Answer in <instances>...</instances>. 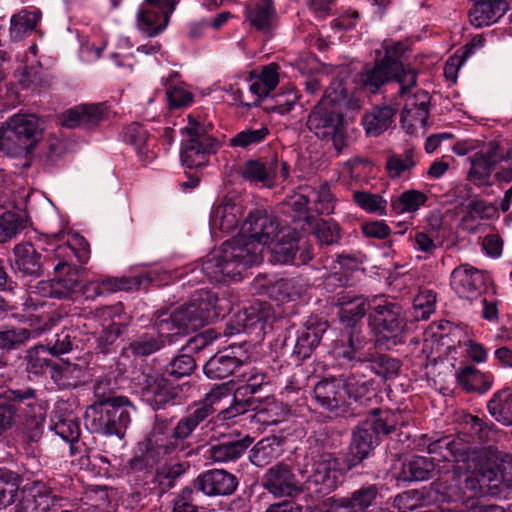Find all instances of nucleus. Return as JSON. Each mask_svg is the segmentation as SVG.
<instances>
[{
  "mask_svg": "<svg viewBox=\"0 0 512 512\" xmlns=\"http://www.w3.org/2000/svg\"><path fill=\"white\" fill-rule=\"evenodd\" d=\"M95 387L96 401L85 412V425L91 433L124 438L131 423L134 405L125 396H104Z\"/></svg>",
  "mask_w": 512,
  "mask_h": 512,
  "instance_id": "39448f33",
  "label": "nucleus"
},
{
  "mask_svg": "<svg viewBox=\"0 0 512 512\" xmlns=\"http://www.w3.org/2000/svg\"><path fill=\"white\" fill-rule=\"evenodd\" d=\"M430 112L424 109L411 110L403 108L400 115V123L407 134L413 135L418 127L425 128Z\"/></svg>",
  "mask_w": 512,
  "mask_h": 512,
  "instance_id": "0e129e2a",
  "label": "nucleus"
},
{
  "mask_svg": "<svg viewBox=\"0 0 512 512\" xmlns=\"http://www.w3.org/2000/svg\"><path fill=\"white\" fill-rule=\"evenodd\" d=\"M241 235L225 241L202 264L203 273L215 282L240 276L243 270L262 261L263 246L271 245L279 230L276 218L264 209L250 211L240 228Z\"/></svg>",
  "mask_w": 512,
  "mask_h": 512,
  "instance_id": "f03ea898",
  "label": "nucleus"
},
{
  "mask_svg": "<svg viewBox=\"0 0 512 512\" xmlns=\"http://www.w3.org/2000/svg\"><path fill=\"white\" fill-rule=\"evenodd\" d=\"M475 481L472 477L467 476L462 482L458 476L457 471H454L451 480L447 481H434L429 485V491L434 492L437 497L432 498L433 501L442 502H463L466 498L471 496L467 495L466 490L473 488Z\"/></svg>",
  "mask_w": 512,
  "mask_h": 512,
  "instance_id": "2f4dec72",
  "label": "nucleus"
},
{
  "mask_svg": "<svg viewBox=\"0 0 512 512\" xmlns=\"http://www.w3.org/2000/svg\"><path fill=\"white\" fill-rule=\"evenodd\" d=\"M365 363L379 377L389 379L399 373L401 364L396 358L386 354L374 353L369 357L365 356Z\"/></svg>",
  "mask_w": 512,
  "mask_h": 512,
  "instance_id": "6e6d98bb",
  "label": "nucleus"
},
{
  "mask_svg": "<svg viewBox=\"0 0 512 512\" xmlns=\"http://www.w3.org/2000/svg\"><path fill=\"white\" fill-rule=\"evenodd\" d=\"M432 502V497L428 487L421 489H411L399 493L393 499L392 506L400 512H407V510H414L415 508L429 504Z\"/></svg>",
  "mask_w": 512,
  "mask_h": 512,
  "instance_id": "de8ad7c7",
  "label": "nucleus"
},
{
  "mask_svg": "<svg viewBox=\"0 0 512 512\" xmlns=\"http://www.w3.org/2000/svg\"><path fill=\"white\" fill-rule=\"evenodd\" d=\"M318 104L343 111V113L345 111L354 112L361 109L360 99L349 93L346 83L343 79L339 78H335L330 82Z\"/></svg>",
  "mask_w": 512,
  "mask_h": 512,
  "instance_id": "c756f323",
  "label": "nucleus"
},
{
  "mask_svg": "<svg viewBox=\"0 0 512 512\" xmlns=\"http://www.w3.org/2000/svg\"><path fill=\"white\" fill-rule=\"evenodd\" d=\"M298 239L295 229H281L272 243L275 261L282 264L296 262Z\"/></svg>",
  "mask_w": 512,
  "mask_h": 512,
  "instance_id": "58836bf2",
  "label": "nucleus"
},
{
  "mask_svg": "<svg viewBox=\"0 0 512 512\" xmlns=\"http://www.w3.org/2000/svg\"><path fill=\"white\" fill-rule=\"evenodd\" d=\"M3 125L6 128L2 127V137L15 141L19 146H32L42 134L39 118L35 114H14Z\"/></svg>",
  "mask_w": 512,
  "mask_h": 512,
  "instance_id": "2eb2a0df",
  "label": "nucleus"
},
{
  "mask_svg": "<svg viewBox=\"0 0 512 512\" xmlns=\"http://www.w3.org/2000/svg\"><path fill=\"white\" fill-rule=\"evenodd\" d=\"M378 494L375 484L362 486L349 496L328 498L326 512H364L375 503Z\"/></svg>",
  "mask_w": 512,
  "mask_h": 512,
  "instance_id": "4be33fe9",
  "label": "nucleus"
},
{
  "mask_svg": "<svg viewBox=\"0 0 512 512\" xmlns=\"http://www.w3.org/2000/svg\"><path fill=\"white\" fill-rule=\"evenodd\" d=\"M487 409L492 417L505 425L512 424V391L501 389L494 393L487 403Z\"/></svg>",
  "mask_w": 512,
  "mask_h": 512,
  "instance_id": "c03bdc74",
  "label": "nucleus"
},
{
  "mask_svg": "<svg viewBox=\"0 0 512 512\" xmlns=\"http://www.w3.org/2000/svg\"><path fill=\"white\" fill-rule=\"evenodd\" d=\"M399 78L401 75L382 60L376 61L373 67L366 68L360 75L363 87L374 94L390 81L398 83Z\"/></svg>",
  "mask_w": 512,
  "mask_h": 512,
  "instance_id": "4c0bfd02",
  "label": "nucleus"
},
{
  "mask_svg": "<svg viewBox=\"0 0 512 512\" xmlns=\"http://www.w3.org/2000/svg\"><path fill=\"white\" fill-rule=\"evenodd\" d=\"M242 209L239 203L231 198H224L211 212L210 223L214 228L231 232L239 226Z\"/></svg>",
  "mask_w": 512,
  "mask_h": 512,
  "instance_id": "c9c22d12",
  "label": "nucleus"
},
{
  "mask_svg": "<svg viewBox=\"0 0 512 512\" xmlns=\"http://www.w3.org/2000/svg\"><path fill=\"white\" fill-rule=\"evenodd\" d=\"M367 344L368 339L360 329L348 328L333 342L332 354L340 361L351 363L354 368L357 363H365Z\"/></svg>",
  "mask_w": 512,
  "mask_h": 512,
  "instance_id": "f3484780",
  "label": "nucleus"
},
{
  "mask_svg": "<svg viewBox=\"0 0 512 512\" xmlns=\"http://www.w3.org/2000/svg\"><path fill=\"white\" fill-rule=\"evenodd\" d=\"M217 295L206 289L195 291L190 299L172 311L168 317L160 319V325L167 326L174 334H188L190 331L209 324L220 316Z\"/></svg>",
  "mask_w": 512,
  "mask_h": 512,
  "instance_id": "0eeeda50",
  "label": "nucleus"
},
{
  "mask_svg": "<svg viewBox=\"0 0 512 512\" xmlns=\"http://www.w3.org/2000/svg\"><path fill=\"white\" fill-rule=\"evenodd\" d=\"M31 325L34 322L39 324L34 330L22 327L5 326L0 327V349L5 351L17 350L24 346L32 337L43 333L48 330L53 324V320L49 315L37 316L31 320Z\"/></svg>",
  "mask_w": 512,
  "mask_h": 512,
  "instance_id": "5701e85b",
  "label": "nucleus"
},
{
  "mask_svg": "<svg viewBox=\"0 0 512 512\" xmlns=\"http://www.w3.org/2000/svg\"><path fill=\"white\" fill-rule=\"evenodd\" d=\"M140 454L127 462L128 473H138L153 468L163 462L179 458L180 455L164 434L163 427L152 423L151 429L142 443Z\"/></svg>",
  "mask_w": 512,
  "mask_h": 512,
  "instance_id": "6e6552de",
  "label": "nucleus"
},
{
  "mask_svg": "<svg viewBox=\"0 0 512 512\" xmlns=\"http://www.w3.org/2000/svg\"><path fill=\"white\" fill-rule=\"evenodd\" d=\"M264 488L275 496H293L300 488L291 468L284 463L270 467L263 476Z\"/></svg>",
  "mask_w": 512,
  "mask_h": 512,
  "instance_id": "393cba45",
  "label": "nucleus"
},
{
  "mask_svg": "<svg viewBox=\"0 0 512 512\" xmlns=\"http://www.w3.org/2000/svg\"><path fill=\"white\" fill-rule=\"evenodd\" d=\"M189 386L178 383L167 374L147 375L142 387V396L146 404L155 412L166 410L185 403Z\"/></svg>",
  "mask_w": 512,
  "mask_h": 512,
  "instance_id": "9d476101",
  "label": "nucleus"
},
{
  "mask_svg": "<svg viewBox=\"0 0 512 512\" xmlns=\"http://www.w3.org/2000/svg\"><path fill=\"white\" fill-rule=\"evenodd\" d=\"M328 329L326 321L309 319L304 327L298 331L293 348V355L298 360H305L311 356L315 348L320 344L324 333Z\"/></svg>",
  "mask_w": 512,
  "mask_h": 512,
  "instance_id": "cd10ccee",
  "label": "nucleus"
},
{
  "mask_svg": "<svg viewBox=\"0 0 512 512\" xmlns=\"http://www.w3.org/2000/svg\"><path fill=\"white\" fill-rule=\"evenodd\" d=\"M494 167L495 165L485 159L482 154L475 153L471 161L468 179L478 186L483 185L488 182Z\"/></svg>",
  "mask_w": 512,
  "mask_h": 512,
  "instance_id": "338daca9",
  "label": "nucleus"
},
{
  "mask_svg": "<svg viewBox=\"0 0 512 512\" xmlns=\"http://www.w3.org/2000/svg\"><path fill=\"white\" fill-rule=\"evenodd\" d=\"M26 227L24 217L15 211L0 213V243H6L15 238Z\"/></svg>",
  "mask_w": 512,
  "mask_h": 512,
  "instance_id": "13d9d810",
  "label": "nucleus"
},
{
  "mask_svg": "<svg viewBox=\"0 0 512 512\" xmlns=\"http://www.w3.org/2000/svg\"><path fill=\"white\" fill-rule=\"evenodd\" d=\"M354 203L366 213L378 216L387 215V200L380 194H374L368 191L355 190L352 194Z\"/></svg>",
  "mask_w": 512,
  "mask_h": 512,
  "instance_id": "5fc2aeb1",
  "label": "nucleus"
},
{
  "mask_svg": "<svg viewBox=\"0 0 512 512\" xmlns=\"http://www.w3.org/2000/svg\"><path fill=\"white\" fill-rule=\"evenodd\" d=\"M368 325L379 348L392 349L404 343L408 319L403 306L384 295L370 297Z\"/></svg>",
  "mask_w": 512,
  "mask_h": 512,
  "instance_id": "423d86ee",
  "label": "nucleus"
},
{
  "mask_svg": "<svg viewBox=\"0 0 512 512\" xmlns=\"http://www.w3.org/2000/svg\"><path fill=\"white\" fill-rule=\"evenodd\" d=\"M196 492L208 497L230 496L238 487L237 477L224 469H210L200 473L192 482Z\"/></svg>",
  "mask_w": 512,
  "mask_h": 512,
  "instance_id": "dca6fc26",
  "label": "nucleus"
},
{
  "mask_svg": "<svg viewBox=\"0 0 512 512\" xmlns=\"http://www.w3.org/2000/svg\"><path fill=\"white\" fill-rule=\"evenodd\" d=\"M26 371L33 375H42L47 369L52 370L55 360L45 345L30 348L25 355Z\"/></svg>",
  "mask_w": 512,
  "mask_h": 512,
  "instance_id": "09e8293b",
  "label": "nucleus"
},
{
  "mask_svg": "<svg viewBox=\"0 0 512 512\" xmlns=\"http://www.w3.org/2000/svg\"><path fill=\"white\" fill-rule=\"evenodd\" d=\"M36 404V390L8 389L0 394V439L10 434L18 427L22 415V442L26 446L38 443L43 435L44 416L34 412Z\"/></svg>",
  "mask_w": 512,
  "mask_h": 512,
  "instance_id": "7ed1b4c3",
  "label": "nucleus"
},
{
  "mask_svg": "<svg viewBox=\"0 0 512 512\" xmlns=\"http://www.w3.org/2000/svg\"><path fill=\"white\" fill-rule=\"evenodd\" d=\"M40 11H22L11 17L10 35L14 40H22L30 34L40 21Z\"/></svg>",
  "mask_w": 512,
  "mask_h": 512,
  "instance_id": "8fccbe9b",
  "label": "nucleus"
},
{
  "mask_svg": "<svg viewBox=\"0 0 512 512\" xmlns=\"http://www.w3.org/2000/svg\"><path fill=\"white\" fill-rule=\"evenodd\" d=\"M385 55L381 59L388 66H391L401 75L398 79L400 96L407 95L417 85L418 71L409 64H403L401 59L406 51V46L402 42H396L384 45Z\"/></svg>",
  "mask_w": 512,
  "mask_h": 512,
  "instance_id": "aec40b11",
  "label": "nucleus"
},
{
  "mask_svg": "<svg viewBox=\"0 0 512 512\" xmlns=\"http://www.w3.org/2000/svg\"><path fill=\"white\" fill-rule=\"evenodd\" d=\"M50 429L68 443H75L79 440L81 430L79 421L72 415H55L51 419Z\"/></svg>",
  "mask_w": 512,
  "mask_h": 512,
  "instance_id": "4d7b16f0",
  "label": "nucleus"
},
{
  "mask_svg": "<svg viewBox=\"0 0 512 512\" xmlns=\"http://www.w3.org/2000/svg\"><path fill=\"white\" fill-rule=\"evenodd\" d=\"M242 361L228 353H217L204 365V373L210 379H224L234 373Z\"/></svg>",
  "mask_w": 512,
  "mask_h": 512,
  "instance_id": "79ce46f5",
  "label": "nucleus"
},
{
  "mask_svg": "<svg viewBox=\"0 0 512 512\" xmlns=\"http://www.w3.org/2000/svg\"><path fill=\"white\" fill-rule=\"evenodd\" d=\"M253 442V437L236 429L228 432L216 430L211 437L208 455L215 463L234 462L247 452Z\"/></svg>",
  "mask_w": 512,
  "mask_h": 512,
  "instance_id": "ddd939ff",
  "label": "nucleus"
},
{
  "mask_svg": "<svg viewBox=\"0 0 512 512\" xmlns=\"http://www.w3.org/2000/svg\"><path fill=\"white\" fill-rule=\"evenodd\" d=\"M13 267L22 277L40 278L47 264V257L42 255L32 243H18L13 248Z\"/></svg>",
  "mask_w": 512,
  "mask_h": 512,
  "instance_id": "412c9836",
  "label": "nucleus"
},
{
  "mask_svg": "<svg viewBox=\"0 0 512 512\" xmlns=\"http://www.w3.org/2000/svg\"><path fill=\"white\" fill-rule=\"evenodd\" d=\"M463 424L471 435L476 436L481 442L494 441L497 435V428L493 423H487L483 419L466 414L463 416Z\"/></svg>",
  "mask_w": 512,
  "mask_h": 512,
  "instance_id": "680f3d73",
  "label": "nucleus"
},
{
  "mask_svg": "<svg viewBox=\"0 0 512 512\" xmlns=\"http://www.w3.org/2000/svg\"><path fill=\"white\" fill-rule=\"evenodd\" d=\"M180 0H145L138 8L136 26L148 37H155L168 26Z\"/></svg>",
  "mask_w": 512,
  "mask_h": 512,
  "instance_id": "4468645a",
  "label": "nucleus"
},
{
  "mask_svg": "<svg viewBox=\"0 0 512 512\" xmlns=\"http://www.w3.org/2000/svg\"><path fill=\"white\" fill-rule=\"evenodd\" d=\"M457 382L467 392L486 393L492 386L493 377L486 375L469 365L461 368L456 374Z\"/></svg>",
  "mask_w": 512,
  "mask_h": 512,
  "instance_id": "37998d69",
  "label": "nucleus"
},
{
  "mask_svg": "<svg viewBox=\"0 0 512 512\" xmlns=\"http://www.w3.org/2000/svg\"><path fill=\"white\" fill-rule=\"evenodd\" d=\"M401 413L391 409L371 408L366 418L351 431V441L343 459L326 449L324 439L311 437L307 458L312 467L306 478V489L317 497H324L336 490L344 476L365 467L374 449L387 437L396 433L401 423Z\"/></svg>",
  "mask_w": 512,
  "mask_h": 512,
  "instance_id": "f257e3e1",
  "label": "nucleus"
},
{
  "mask_svg": "<svg viewBox=\"0 0 512 512\" xmlns=\"http://www.w3.org/2000/svg\"><path fill=\"white\" fill-rule=\"evenodd\" d=\"M121 137L124 142L135 148L141 161L148 158L147 141L149 132L143 124L132 122L122 130Z\"/></svg>",
  "mask_w": 512,
  "mask_h": 512,
  "instance_id": "49530a36",
  "label": "nucleus"
},
{
  "mask_svg": "<svg viewBox=\"0 0 512 512\" xmlns=\"http://www.w3.org/2000/svg\"><path fill=\"white\" fill-rule=\"evenodd\" d=\"M370 297H358L351 306L339 311L340 321L348 328H357V323L369 312Z\"/></svg>",
  "mask_w": 512,
  "mask_h": 512,
  "instance_id": "052dcab7",
  "label": "nucleus"
},
{
  "mask_svg": "<svg viewBox=\"0 0 512 512\" xmlns=\"http://www.w3.org/2000/svg\"><path fill=\"white\" fill-rule=\"evenodd\" d=\"M218 146V141L210 135L188 138L182 143L181 161L191 169L206 166Z\"/></svg>",
  "mask_w": 512,
  "mask_h": 512,
  "instance_id": "b1692460",
  "label": "nucleus"
},
{
  "mask_svg": "<svg viewBox=\"0 0 512 512\" xmlns=\"http://www.w3.org/2000/svg\"><path fill=\"white\" fill-rule=\"evenodd\" d=\"M342 387L346 393V399L350 404V400L359 403L362 406H369L373 398H376L374 392V381L367 379L365 375L358 371H351L349 374L339 376Z\"/></svg>",
  "mask_w": 512,
  "mask_h": 512,
  "instance_id": "7c9ffc66",
  "label": "nucleus"
},
{
  "mask_svg": "<svg viewBox=\"0 0 512 512\" xmlns=\"http://www.w3.org/2000/svg\"><path fill=\"white\" fill-rule=\"evenodd\" d=\"M436 308V293L421 291L414 299L413 314L416 320H427Z\"/></svg>",
  "mask_w": 512,
  "mask_h": 512,
  "instance_id": "774afa93",
  "label": "nucleus"
},
{
  "mask_svg": "<svg viewBox=\"0 0 512 512\" xmlns=\"http://www.w3.org/2000/svg\"><path fill=\"white\" fill-rule=\"evenodd\" d=\"M398 109L392 105H376L362 117V125L370 137H377L388 130L394 123Z\"/></svg>",
  "mask_w": 512,
  "mask_h": 512,
  "instance_id": "f704fd0d",
  "label": "nucleus"
},
{
  "mask_svg": "<svg viewBox=\"0 0 512 512\" xmlns=\"http://www.w3.org/2000/svg\"><path fill=\"white\" fill-rule=\"evenodd\" d=\"M269 135L270 130L265 125H261L258 129L247 128L230 138L229 146L248 150L263 143Z\"/></svg>",
  "mask_w": 512,
  "mask_h": 512,
  "instance_id": "bf43d9fd",
  "label": "nucleus"
},
{
  "mask_svg": "<svg viewBox=\"0 0 512 512\" xmlns=\"http://www.w3.org/2000/svg\"><path fill=\"white\" fill-rule=\"evenodd\" d=\"M450 284L459 297L474 300L486 290V276L477 268L462 264L452 271Z\"/></svg>",
  "mask_w": 512,
  "mask_h": 512,
  "instance_id": "a211bd4d",
  "label": "nucleus"
},
{
  "mask_svg": "<svg viewBox=\"0 0 512 512\" xmlns=\"http://www.w3.org/2000/svg\"><path fill=\"white\" fill-rule=\"evenodd\" d=\"M189 468L188 462H176L167 465L166 463L155 470L153 482L159 487L160 493L163 494L174 488L176 481Z\"/></svg>",
  "mask_w": 512,
  "mask_h": 512,
  "instance_id": "a18cd8bd",
  "label": "nucleus"
},
{
  "mask_svg": "<svg viewBox=\"0 0 512 512\" xmlns=\"http://www.w3.org/2000/svg\"><path fill=\"white\" fill-rule=\"evenodd\" d=\"M313 394L320 408L334 415L345 413L349 405L339 377L320 380L314 386Z\"/></svg>",
  "mask_w": 512,
  "mask_h": 512,
  "instance_id": "6ab92c4d",
  "label": "nucleus"
},
{
  "mask_svg": "<svg viewBox=\"0 0 512 512\" xmlns=\"http://www.w3.org/2000/svg\"><path fill=\"white\" fill-rule=\"evenodd\" d=\"M55 257L58 262L53 267L54 280L60 299L72 298L82 288V269L73 263V259L77 258L83 263L87 255L84 253L82 256L71 245L62 244L55 249Z\"/></svg>",
  "mask_w": 512,
  "mask_h": 512,
  "instance_id": "f8f14e48",
  "label": "nucleus"
},
{
  "mask_svg": "<svg viewBox=\"0 0 512 512\" xmlns=\"http://www.w3.org/2000/svg\"><path fill=\"white\" fill-rule=\"evenodd\" d=\"M229 395V388L226 384L216 385L204 398L191 403L186 410V414L181 417L172 427L173 418H167L156 413L154 423L164 430V434L176 449L179 455H189L191 445L188 439L192 436L196 428L204 423L210 416L218 411L221 401Z\"/></svg>",
  "mask_w": 512,
  "mask_h": 512,
  "instance_id": "20e7f679",
  "label": "nucleus"
},
{
  "mask_svg": "<svg viewBox=\"0 0 512 512\" xmlns=\"http://www.w3.org/2000/svg\"><path fill=\"white\" fill-rule=\"evenodd\" d=\"M278 157L276 154L271 157L249 159L240 171V175L251 183H261L266 187H272L277 178Z\"/></svg>",
  "mask_w": 512,
  "mask_h": 512,
  "instance_id": "c85d7f7f",
  "label": "nucleus"
},
{
  "mask_svg": "<svg viewBox=\"0 0 512 512\" xmlns=\"http://www.w3.org/2000/svg\"><path fill=\"white\" fill-rule=\"evenodd\" d=\"M50 376L60 389H71L82 384L84 370L78 364L55 361Z\"/></svg>",
  "mask_w": 512,
  "mask_h": 512,
  "instance_id": "ea45409f",
  "label": "nucleus"
},
{
  "mask_svg": "<svg viewBox=\"0 0 512 512\" xmlns=\"http://www.w3.org/2000/svg\"><path fill=\"white\" fill-rule=\"evenodd\" d=\"M167 326L160 325V320L155 324V327L136 335L128 344V349L134 357L145 358L148 357L166 346V341L169 337Z\"/></svg>",
  "mask_w": 512,
  "mask_h": 512,
  "instance_id": "bb28decb",
  "label": "nucleus"
},
{
  "mask_svg": "<svg viewBox=\"0 0 512 512\" xmlns=\"http://www.w3.org/2000/svg\"><path fill=\"white\" fill-rule=\"evenodd\" d=\"M303 291V285L295 277L278 279L270 288L271 296L280 302L296 300L302 295Z\"/></svg>",
  "mask_w": 512,
  "mask_h": 512,
  "instance_id": "864d4df0",
  "label": "nucleus"
},
{
  "mask_svg": "<svg viewBox=\"0 0 512 512\" xmlns=\"http://www.w3.org/2000/svg\"><path fill=\"white\" fill-rule=\"evenodd\" d=\"M436 463L425 456H413L403 463L401 477L405 481H424L439 475Z\"/></svg>",
  "mask_w": 512,
  "mask_h": 512,
  "instance_id": "a19ab883",
  "label": "nucleus"
},
{
  "mask_svg": "<svg viewBox=\"0 0 512 512\" xmlns=\"http://www.w3.org/2000/svg\"><path fill=\"white\" fill-rule=\"evenodd\" d=\"M427 451L434 455L431 459L438 462L436 465L439 476L449 473L455 467L454 464L462 463L465 469H470L468 463L475 459L478 453L476 447L462 437L452 435L430 442Z\"/></svg>",
  "mask_w": 512,
  "mask_h": 512,
  "instance_id": "9b49d317",
  "label": "nucleus"
},
{
  "mask_svg": "<svg viewBox=\"0 0 512 512\" xmlns=\"http://www.w3.org/2000/svg\"><path fill=\"white\" fill-rule=\"evenodd\" d=\"M427 200L428 197L425 193L410 189L402 192L399 196L392 197L390 206L396 214L412 213L424 205Z\"/></svg>",
  "mask_w": 512,
  "mask_h": 512,
  "instance_id": "3c124183",
  "label": "nucleus"
},
{
  "mask_svg": "<svg viewBox=\"0 0 512 512\" xmlns=\"http://www.w3.org/2000/svg\"><path fill=\"white\" fill-rule=\"evenodd\" d=\"M195 368L196 362L194 358L190 355L182 354L172 359L162 373L177 381L184 376L192 374Z\"/></svg>",
  "mask_w": 512,
  "mask_h": 512,
  "instance_id": "69168bd1",
  "label": "nucleus"
},
{
  "mask_svg": "<svg viewBox=\"0 0 512 512\" xmlns=\"http://www.w3.org/2000/svg\"><path fill=\"white\" fill-rule=\"evenodd\" d=\"M313 234L321 246L339 243L342 235L341 228L335 221L318 219L313 227Z\"/></svg>",
  "mask_w": 512,
  "mask_h": 512,
  "instance_id": "e2e57ef3",
  "label": "nucleus"
},
{
  "mask_svg": "<svg viewBox=\"0 0 512 512\" xmlns=\"http://www.w3.org/2000/svg\"><path fill=\"white\" fill-rule=\"evenodd\" d=\"M244 15L249 24L261 32L270 31L277 18L273 0H253L246 6Z\"/></svg>",
  "mask_w": 512,
  "mask_h": 512,
  "instance_id": "72a5a7b5",
  "label": "nucleus"
},
{
  "mask_svg": "<svg viewBox=\"0 0 512 512\" xmlns=\"http://www.w3.org/2000/svg\"><path fill=\"white\" fill-rule=\"evenodd\" d=\"M20 482L21 477L18 473L0 468V509L15 502Z\"/></svg>",
  "mask_w": 512,
  "mask_h": 512,
  "instance_id": "603ef678",
  "label": "nucleus"
},
{
  "mask_svg": "<svg viewBox=\"0 0 512 512\" xmlns=\"http://www.w3.org/2000/svg\"><path fill=\"white\" fill-rule=\"evenodd\" d=\"M507 10L508 4L505 0H475L469 17L475 27L489 26L497 22Z\"/></svg>",
  "mask_w": 512,
  "mask_h": 512,
  "instance_id": "e433bc0d",
  "label": "nucleus"
},
{
  "mask_svg": "<svg viewBox=\"0 0 512 512\" xmlns=\"http://www.w3.org/2000/svg\"><path fill=\"white\" fill-rule=\"evenodd\" d=\"M103 104H81L68 109L62 114V125L66 128L83 127L90 129L103 119Z\"/></svg>",
  "mask_w": 512,
  "mask_h": 512,
  "instance_id": "473e14b6",
  "label": "nucleus"
},
{
  "mask_svg": "<svg viewBox=\"0 0 512 512\" xmlns=\"http://www.w3.org/2000/svg\"><path fill=\"white\" fill-rule=\"evenodd\" d=\"M274 312L271 305L265 301H254L244 307L233 316V323L230 334L239 333L241 330H249L259 326L262 330L264 324L273 318Z\"/></svg>",
  "mask_w": 512,
  "mask_h": 512,
  "instance_id": "a878e982",
  "label": "nucleus"
},
{
  "mask_svg": "<svg viewBox=\"0 0 512 512\" xmlns=\"http://www.w3.org/2000/svg\"><path fill=\"white\" fill-rule=\"evenodd\" d=\"M306 126L318 139L332 141L338 154L347 146L343 111L317 103L308 115Z\"/></svg>",
  "mask_w": 512,
  "mask_h": 512,
  "instance_id": "1a4fd4ad",
  "label": "nucleus"
}]
</instances>
